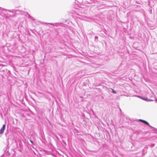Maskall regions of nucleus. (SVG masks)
Returning a JSON list of instances; mask_svg holds the SVG:
<instances>
[{"mask_svg": "<svg viewBox=\"0 0 157 157\" xmlns=\"http://www.w3.org/2000/svg\"><path fill=\"white\" fill-rule=\"evenodd\" d=\"M139 121L144 123L145 124L149 126L150 127H151V128H152V127H153L151 126V125H150L147 122V121H146L145 120H141V119H140Z\"/></svg>", "mask_w": 157, "mask_h": 157, "instance_id": "obj_1", "label": "nucleus"}, {"mask_svg": "<svg viewBox=\"0 0 157 157\" xmlns=\"http://www.w3.org/2000/svg\"><path fill=\"white\" fill-rule=\"evenodd\" d=\"M5 124H3L2 127L0 130V134H2L3 133L5 128Z\"/></svg>", "mask_w": 157, "mask_h": 157, "instance_id": "obj_2", "label": "nucleus"}, {"mask_svg": "<svg viewBox=\"0 0 157 157\" xmlns=\"http://www.w3.org/2000/svg\"><path fill=\"white\" fill-rule=\"evenodd\" d=\"M45 24H50V25H53V26H55L56 25V26H57L58 25H59V23H45Z\"/></svg>", "mask_w": 157, "mask_h": 157, "instance_id": "obj_3", "label": "nucleus"}, {"mask_svg": "<svg viewBox=\"0 0 157 157\" xmlns=\"http://www.w3.org/2000/svg\"><path fill=\"white\" fill-rule=\"evenodd\" d=\"M2 10H5V11L7 10L10 12H11L12 13H13L15 12V10H6V9H3Z\"/></svg>", "mask_w": 157, "mask_h": 157, "instance_id": "obj_4", "label": "nucleus"}, {"mask_svg": "<svg viewBox=\"0 0 157 157\" xmlns=\"http://www.w3.org/2000/svg\"><path fill=\"white\" fill-rule=\"evenodd\" d=\"M152 131H154L156 133H157V129L153 127H152Z\"/></svg>", "mask_w": 157, "mask_h": 157, "instance_id": "obj_5", "label": "nucleus"}, {"mask_svg": "<svg viewBox=\"0 0 157 157\" xmlns=\"http://www.w3.org/2000/svg\"><path fill=\"white\" fill-rule=\"evenodd\" d=\"M98 37L97 36H95V41L97 42L98 41Z\"/></svg>", "mask_w": 157, "mask_h": 157, "instance_id": "obj_6", "label": "nucleus"}, {"mask_svg": "<svg viewBox=\"0 0 157 157\" xmlns=\"http://www.w3.org/2000/svg\"><path fill=\"white\" fill-rule=\"evenodd\" d=\"M29 15V18H30V19H32V20H35L34 19V18H33V17H32V16H30L29 15Z\"/></svg>", "mask_w": 157, "mask_h": 157, "instance_id": "obj_7", "label": "nucleus"}, {"mask_svg": "<svg viewBox=\"0 0 157 157\" xmlns=\"http://www.w3.org/2000/svg\"><path fill=\"white\" fill-rule=\"evenodd\" d=\"M111 90H112V92L114 94H116L117 93L116 92L115 90H113V89H111Z\"/></svg>", "mask_w": 157, "mask_h": 157, "instance_id": "obj_8", "label": "nucleus"}, {"mask_svg": "<svg viewBox=\"0 0 157 157\" xmlns=\"http://www.w3.org/2000/svg\"><path fill=\"white\" fill-rule=\"evenodd\" d=\"M30 142H31V143H32V144H33V141H32V140H30Z\"/></svg>", "mask_w": 157, "mask_h": 157, "instance_id": "obj_9", "label": "nucleus"}, {"mask_svg": "<svg viewBox=\"0 0 157 157\" xmlns=\"http://www.w3.org/2000/svg\"><path fill=\"white\" fill-rule=\"evenodd\" d=\"M118 108L119 109H120V110L121 112V109L118 107Z\"/></svg>", "mask_w": 157, "mask_h": 157, "instance_id": "obj_10", "label": "nucleus"}, {"mask_svg": "<svg viewBox=\"0 0 157 157\" xmlns=\"http://www.w3.org/2000/svg\"><path fill=\"white\" fill-rule=\"evenodd\" d=\"M121 115L122 116V117H123V115H122V114H121ZM123 116L124 117V115L123 114Z\"/></svg>", "mask_w": 157, "mask_h": 157, "instance_id": "obj_11", "label": "nucleus"}, {"mask_svg": "<svg viewBox=\"0 0 157 157\" xmlns=\"http://www.w3.org/2000/svg\"><path fill=\"white\" fill-rule=\"evenodd\" d=\"M1 8V7H0V8Z\"/></svg>", "mask_w": 157, "mask_h": 157, "instance_id": "obj_12", "label": "nucleus"}, {"mask_svg": "<svg viewBox=\"0 0 157 157\" xmlns=\"http://www.w3.org/2000/svg\"><path fill=\"white\" fill-rule=\"evenodd\" d=\"M0 157H2L1 156Z\"/></svg>", "mask_w": 157, "mask_h": 157, "instance_id": "obj_13", "label": "nucleus"}]
</instances>
